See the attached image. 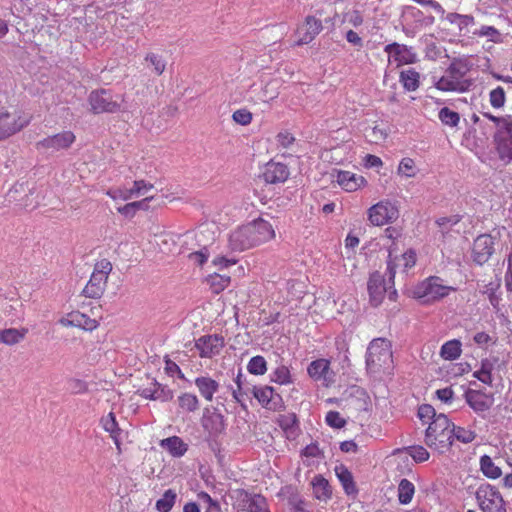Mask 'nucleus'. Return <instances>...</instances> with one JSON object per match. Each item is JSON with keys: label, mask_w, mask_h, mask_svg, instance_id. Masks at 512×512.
I'll return each instance as SVG.
<instances>
[{"label": "nucleus", "mask_w": 512, "mask_h": 512, "mask_svg": "<svg viewBox=\"0 0 512 512\" xmlns=\"http://www.w3.org/2000/svg\"><path fill=\"white\" fill-rule=\"evenodd\" d=\"M325 420L330 427L336 429L343 428L346 425V420L337 411H329L326 414Z\"/></svg>", "instance_id": "nucleus-55"}, {"label": "nucleus", "mask_w": 512, "mask_h": 512, "mask_svg": "<svg viewBox=\"0 0 512 512\" xmlns=\"http://www.w3.org/2000/svg\"><path fill=\"white\" fill-rule=\"evenodd\" d=\"M259 404L269 410H276L281 402V396L274 393V388L268 385L256 386L252 393Z\"/></svg>", "instance_id": "nucleus-16"}, {"label": "nucleus", "mask_w": 512, "mask_h": 512, "mask_svg": "<svg viewBox=\"0 0 512 512\" xmlns=\"http://www.w3.org/2000/svg\"><path fill=\"white\" fill-rule=\"evenodd\" d=\"M224 345V338L218 334L201 336L195 342L201 358H212L220 354Z\"/></svg>", "instance_id": "nucleus-12"}, {"label": "nucleus", "mask_w": 512, "mask_h": 512, "mask_svg": "<svg viewBox=\"0 0 512 512\" xmlns=\"http://www.w3.org/2000/svg\"><path fill=\"white\" fill-rule=\"evenodd\" d=\"M74 141L75 135L73 134V132L63 131L53 136L44 138L43 140L37 142L36 145L38 148L59 151L62 149H68Z\"/></svg>", "instance_id": "nucleus-14"}, {"label": "nucleus", "mask_w": 512, "mask_h": 512, "mask_svg": "<svg viewBox=\"0 0 512 512\" xmlns=\"http://www.w3.org/2000/svg\"><path fill=\"white\" fill-rule=\"evenodd\" d=\"M198 500L206 505V511L205 512H221V506L218 501L212 499V497L204 492L201 491L197 494Z\"/></svg>", "instance_id": "nucleus-51"}, {"label": "nucleus", "mask_w": 512, "mask_h": 512, "mask_svg": "<svg viewBox=\"0 0 512 512\" xmlns=\"http://www.w3.org/2000/svg\"><path fill=\"white\" fill-rule=\"evenodd\" d=\"M233 120L240 125H248L252 121V113L247 109H238L232 115Z\"/></svg>", "instance_id": "nucleus-59"}, {"label": "nucleus", "mask_w": 512, "mask_h": 512, "mask_svg": "<svg viewBox=\"0 0 512 512\" xmlns=\"http://www.w3.org/2000/svg\"><path fill=\"white\" fill-rule=\"evenodd\" d=\"M480 470L484 476L490 479H497L502 474L500 467L496 466L492 458L488 455L480 457Z\"/></svg>", "instance_id": "nucleus-40"}, {"label": "nucleus", "mask_w": 512, "mask_h": 512, "mask_svg": "<svg viewBox=\"0 0 512 512\" xmlns=\"http://www.w3.org/2000/svg\"><path fill=\"white\" fill-rule=\"evenodd\" d=\"M451 287L442 285L439 277H430L417 288V296L425 301H435L449 294Z\"/></svg>", "instance_id": "nucleus-10"}, {"label": "nucleus", "mask_w": 512, "mask_h": 512, "mask_svg": "<svg viewBox=\"0 0 512 512\" xmlns=\"http://www.w3.org/2000/svg\"><path fill=\"white\" fill-rule=\"evenodd\" d=\"M461 342L457 339L445 342L440 350V356L445 360H455L461 355Z\"/></svg>", "instance_id": "nucleus-38"}, {"label": "nucleus", "mask_w": 512, "mask_h": 512, "mask_svg": "<svg viewBox=\"0 0 512 512\" xmlns=\"http://www.w3.org/2000/svg\"><path fill=\"white\" fill-rule=\"evenodd\" d=\"M288 167L280 162L270 161L265 165L262 177L266 183H283L289 177Z\"/></svg>", "instance_id": "nucleus-17"}, {"label": "nucleus", "mask_w": 512, "mask_h": 512, "mask_svg": "<svg viewBox=\"0 0 512 512\" xmlns=\"http://www.w3.org/2000/svg\"><path fill=\"white\" fill-rule=\"evenodd\" d=\"M469 68L467 63L461 59H454L447 69V74L454 80L462 81L461 79L467 74Z\"/></svg>", "instance_id": "nucleus-43"}, {"label": "nucleus", "mask_w": 512, "mask_h": 512, "mask_svg": "<svg viewBox=\"0 0 512 512\" xmlns=\"http://www.w3.org/2000/svg\"><path fill=\"white\" fill-rule=\"evenodd\" d=\"M28 329L9 328L0 331V342L6 345H15L20 343L26 336Z\"/></svg>", "instance_id": "nucleus-37"}, {"label": "nucleus", "mask_w": 512, "mask_h": 512, "mask_svg": "<svg viewBox=\"0 0 512 512\" xmlns=\"http://www.w3.org/2000/svg\"><path fill=\"white\" fill-rule=\"evenodd\" d=\"M453 424L445 414H438L425 431V443L429 447L435 446L441 453L449 450L452 446L450 431Z\"/></svg>", "instance_id": "nucleus-2"}, {"label": "nucleus", "mask_w": 512, "mask_h": 512, "mask_svg": "<svg viewBox=\"0 0 512 512\" xmlns=\"http://www.w3.org/2000/svg\"><path fill=\"white\" fill-rule=\"evenodd\" d=\"M107 280V276L93 271L88 283L82 291L83 295L93 299L100 298L105 291Z\"/></svg>", "instance_id": "nucleus-20"}, {"label": "nucleus", "mask_w": 512, "mask_h": 512, "mask_svg": "<svg viewBox=\"0 0 512 512\" xmlns=\"http://www.w3.org/2000/svg\"><path fill=\"white\" fill-rule=\"evenodd\" d=\"M240 505L247 512H270L267 500L260 494L241 493Z\"/></svg>", "instance_id": "nucleus-19"}, {"label": "nucleus", "mask_w": 512, "mask_h": 512, "mask_svg": "<svg viewBox=\"0 0 512 512\" xmlns=\"http://www.w3.org/2000/svg\"><path fill=\"white\" fill-rule=\"evenodd\" d=\"M201 423L204 431L208 433L209 438H211L214 442H216V439L219 436L225 433L226 420L224 415L217 407H205L203 410Z\"/></svg>", "instance_id": "nucleus-7"}, {"label": "nucleus", "mask_w": 512, "mask_h": 512, "mask_svg": "<svg viewBox=\"0 0 512 512\" xmlns=\"http://www.w3.org/2000/svg\"><path fill=\"white\" fill-rule=\"evenodd\" d=\"M111 271H112V264L107 259H102L95 264L94 272L103 274V276L108 277Z\"/></svg>", "instance_id": "nucleus-63"}, {"label": "nucleus", "mask_w": 512, "mask_h": 512, "mask_svg": "<svg viewBox=\"0 0 512 512\" xmlns=\"http://www.w3.org/2000/svg\"><path fill=\"white\" fill-rule=\"evenodd\" d=\"M494 240L490 234H481L476 237L473 242L472 259L477 265L482 266L489 261L495 251Z\"/></svg>", "instance_id": "nucleus-8"}, {"label": "nucleus", "mask_w": 512, "mask_h": 512, "mask_svg": "<svg viewBox=\"0 0 512 512\" xmlns=\"http://www.w3.org/2000/svg\"><path fill=\"white\" fill-rule=\"evenodd\" d=\"M407 453L417 463L425 462L429 459V452L423 446H410L407 448Z\"/></svg>", "instance_id": "nucleus-53"}, {"label": "nucleus", "mask_w": 512, "mask_h": 512, "mask_svg": "<svg viewBox=\"0 0 512 512\" xmlns=\"http://www.w3.org/2000/svg\"><path fill=\"white\" fill-rule=\"evenodd\" d=\"M276 141L282 148H290L295 142V137L290 132L283 131L277 134Z\"/></svg>", "instance_id": "nucleus-61"}, {"label": "nucleus", "mask_w": 512, "mask_h": 512, "mask_svg": "<svg viewBox=\"0 0 512 512\" xmlns=\"http://www.w3.org/2000/svg\"><path fill=\"white\" fill-rule=\"evenodd\" d=\"M121 96H114L110 90L98 89L90 92L88 102L94 114L116 113L121 109Z\"/></svg>", "instance_id": "nucleus-5"}, {"label": "nucleus", "mask_w": 512, "mask_h": 512, "mask_svg": "<svg viewBox=\"0 0 512 512\" xmlns=\"http://www.w3.org/2000/svg\"><path fill=\"white\" fill-rule=\"evenodd\" d=\"M161 446L167 449L173 456H183L188 450L187 444L178 436L168 437L161 441Z\"/></svg>", "instance_id": "nucleus-35"}, {"label": "nucleus", "mask_w": 512, "mask_h": 512, "mask_svg": "<svg viewBox=\"0 0 512 512\" xmlns=\"http://www.w3.org/2000/svg\"><path fill=\"white\" fill-rule=\"evenodd\" d=\"M471 86V81L464 80L458 81L450 78L449 75L447 77H441L436 83L435 87L441 91H457V92H466Z\"/></svg>", "instance_id": "nucleus-30"}, {"label": "nucleus", "mask_w": 512, "mask_h": 512, "mask_svg": "<svg viewBox=\"0 0 512 512\" xmlns=\"http://www.w3.org/2000/svg\"><path fill=\"white\" fill-rule=\"evenodd\" d=\"M234 382L236 383L237 388L232 389V396L237 403L242 407H245V404L243 403V396L252 395L256 385L251 384L247 380V377L243 375L241 369L238 370Z\"/></svg>", "instance_id": "nucleus-21"}, {"label": "nucleus", "mask_w": 512, "mask_h": 512, "mask_svg": "<svg viewBox=\"0 0 512 512\" xmlns=\"http://www.w3.org/2000/svg\"><path fill=\"white\" fill-rule=\"evenodd\" d=\"M399 81L406 91H416L420 85V74L414 68L402 70Z\"/></svg>", "instance_id": "nucleus-33"}, {"label": "nucleus", "mask_w": 512, "mask_h": 512, "mask_svg": "<svg viewBox=\"0 0 512 512\" xmlns=\"http://www.w3.org/2000/svg\"><path fill=\"white\" fill-rule=\"evenodd\" d=\"M153 200V197H146L140 201H134V202H130V203H127L125 204L124 206H121V207H118L117 208V211L127 217V218H132L135 216V214L137 213V211L139 210H147L149 208V202Z\"/></svg>", "instance_id": "nucleus-36"}, {"label": "nucleus", "mask_w": 512, "mask_h": 512, "mask_svg": "<svg viewBox=\"0 0 512 512\" xmlns=\"http://www.w3.org/2000/svg\"><path fill=\"white\" fill-rule=\"evenodd\" d=\"M314 496L319 500H327L332 496V489L327 479L321 474L316 475L312 480Z\"/></svg>", "instance_id": "nucleus-32"}, {"label": "nucleus", "mask_w": 512, "mask_h": 512, "mask_svg": "<svg viewBox=\"0 0 512 512\" xmlns=\"http://www.w3.org/2000/svg\"><path fill=\"white\" fill-rule=\"evenodd\" d=\"M460 221V218L457 215L449 216V217H440L436 220V224L442 228V232H447L449 229L456 225Z\"/></svg>", "instance_id": "nucleus-60"}, {"label": "nucleus", "mask_w": 512, "mask_h": 512, "mask_svg": "<svg viewBox=\"0 0 512 512\" xmlns=\"http://www.w3.org/2000/svg\"><path fill=\"white\" fill-rule=\"evenodd\" d=\"M272 382L280 385H287L292 383V376L290 370L285 365L278 366L270 375Z\"/></svg>", "instance_id": "nucleus-47"}, {"label": "nucleus", "mask_w": 512, "mask_h": 512, "mask_svg": "<svg viewBox=\"0 0 512 512\" xmlns=\"http://www.w3.org/2000/svg\"><path fill=\"white\" fill-rule=\"evenodd\" d=\"M253 232H255V238L259 245L267 242L275 237V231L272 224L263 218H258L249 223Z\"/></svg>", "instance_id": "nucleus-24"}, {"label": "nucleus", "mask_w": 512, "mask_h": 512, "mask_svg": "<svg viewBox=\"0 0 512 512\" xmlns=\"http://www.w3.org/2000/svg\"><path fill=\"white\" fill-rule=\"evenodd\" d=\"M101 424H102L103 429L110 434L115 445L119 448L120 447L119 437L121 434V429L118 426L115 414L113 412L108 413L105 417H103L101 419Z\"/></svg>", "instance_id": "nucleus-34"}, {"label": "nucleus", "mask_w": 512, "mask_h": 512, "mask_svg": "<svg viewBox=\"0 0 512 512\" xmlns=\"http://www.w3.org/2000/svg\"><path fill=\"white\" fill-rule=\"evenodd\" d=\"M438 117L444 125L450 127H456L460 121L459 113L451 110L448 107L441 108Z\"/></svg>", "instance_id": "nucleus-49"}, {"label": "nucleus", "mask_w": 512, "mask_h": 512, "mask_svg": "<svg viewBox=\"0 0 512 512\" xmlns=\"http://www.w3.org/2000/svg\"><path fill=\"white\" fill-rule=\"evenodd\" d=\"M179 408L186 413H193L199 409V399L195 394L182 393L178 396Z\"/></svg>", "instance_id": "nucleus-39"}, {"label": "nucleus", "mask_w": 512, "mask_h": 512, "mask_svg": "<svg viewBox=\"0 0 512 512\" xmlns=\"http://www.w3.org/2000/svg\"><path fill=\"white\" fill-rule=\"evenodd\" d=\"M415 493L414 484L408 479H401L398 484V500L401 504H409Z\"/></svg>", "instance_id": "nucleus-41"}, {"label": "nucleus", "mask_w": 512, "mask_h": 512, "mask_svg": "<svg viewBox=\"0 0 512 512\" xmlns=\"http://www.w3.org/2000/svg\"><path fill=\"white\" fill-rule=\"evenodd\" d=\"M177 494L174 490L168 489L162 497L156 501V509L159 512H169L175 504Z\"/></svg>", "instance_id": "nucleus-45"}, {"label": "nucleus", "mask_w": 512, "mask_h": 512, "mask_svg": "<svg viewBox=\"0 0 512 512\" xmlns=\"http://www.w3.org/2000/svg\"><path fill=\"white\" fill-rule=\"evenodd\" d=\"M229 282V276H222L217 273H215L214 276H211V286L216 293L224 290L228 286Z\"/></svg>", "instance_id": "nucleus-58"}, {"label": "nucleus", "mask_w": 512, "mask_h": 512, "mask_svg": "<svg viewBox=\"0 0 512 512\" xmlns=\"http://www.w3.org/2000/svg\"><path fill=\"white\" fill-rule=\"evenodd\" d=\"M475 36L486 37L489 41L500 43L502 41L501 33L493 26L482 25L479 29L473 32Z\"/></svg>", "instance_id": "nucleus-48"}, {"label": "nucleus", "mask_w": 512, "mask_h": 512, "mask_svg": "<svg viewBox=\"0 0 512 512\" xmlns=\"http://www.w3.org/2000/svg\"><path fill=\"white\" fill-rule=\"evenodd\" d=\"M489 102L493 108L500 109L505 105L506 93L503 87L498 86L489 93Z\"/></svg>", "instance_id": "nucleus-50"}, {"label": "nucleus", "mask_w": 512, "mask_h": 512, "mask_svg": "<svg viewBox=\"0 0 512 512\" xmlns=\"http://www.w3.org/2000/svg\"><path fill=\"white\" fill-rule=\"evenodd\" d=\"M329 370L330 361L324 358L312 361L307 367V373L314 381H326Z\"/></svg>", "instance_id": "nucleus-29"}, {"label": "nucleus", "mask_w": 512, "mask_h": 512, "mask_svg": "<svg viewBox=\"0 0 512 512\" xmlns=\"http://www.w3.org/2000/svg\"><path fill=\"white\" fill-rule=\"evenodd\" d=\"M247 370L252 375H264L267 372V361L261 355L254 356L249 360Z\"/></svg>", "instance_id": "nucleus-46"}, {"label": "nucleus", "mask_w": 512, "mask_h": 512, "mask_svg": "<svg viewBox=\"0 0 512 512\" xmlns=\"http://www.w3.org/2000/svg\"><path fill=\"white\" fill-rule=\"evenodd\" d=\"M74 317L76 320H78L80 323L77 324L75 327L82 328L84 330H93L97 327V322L94 319H91L89 316L81 313V312H74Z\"/></svg>", "instance_id": "nucleus-54"}, {"label": "nucleus", "mask_w": 512, "mask_h": 512, "mask_svg": "<svg viewBox=\"0 0 512 512\" xmlns=\"http://www.w3.org/2000/svg\"><path fill=\"white\" fill-rule=\"evenodd\" d=\"M464 396L467 404L478 414L487 412L494 404L493 395L480 390L468 389Z\"/></svg>", "instance_id": "nucleus-13"}, {"label": "nucleus", "mask_w": 512, "mask_h": 512, "mask_svg": "<svg viewBox=\"0 0 512 512\" xmlns=\"http://www.w3.org/2000/svg\"><path fill=\"white\" fill-rule=\"evenodd\" d=\"M23 128V124L18 121L7 111H0V141L14 135Z\"/></svg>", "instance_id": "nucleus-22"}, {"label": "nucleus", "mask_w": 512, "mask_h": 512, "mask_svg": "<svg viewBox=\"0 0 512 512\" xmlns=\"http://www.w3.org/2000/svg\"><path fill=\"white\" fill-rule=\"evenodd\" d=\"M31 194V188L27 183H16L7 193L9 202H16L20 206H28L27 200Z\"/></svg>", "instance_id": "nucleus-31"}, {"label": "nucleus", "mask_w": 512, "mask_h": 512, "mask_svg": "<svg viewBox=\"0 0 512 512\" xmlns=\"http://www.w3.org/2000/svg\"><path fill=\"white\" fill-rule=\"evenodd\" d=\"M475 498L483 512H507L503 496L498 488L490 483H481L475 492Z\"/></svg>", "instance_id": "nucleus-3"}, {"label": "nucleus", "mask_w": 512, "mask_h": 512, "mask_svg": "<svg viewBox=\"0 0 512 512\" xmlns=\"http://www.w3.org/2000/svg\"><path fill=\"white\" fill-rule=\"evenodd\" d=\"M414 161L411 158H403L399 164L398 172L406 177L414 176Z\"/></svg>", "instance_id": "nucleus-62"}, {"label": "nucleus", "mask_w": 512, "mask_h": 512, "mask_svg": "<svg viewBox=\"0 0 512 512\" xmlns=\"http://www.w3.org/2000/svg\"><path fill=\"white\" fill-rule=\"evenodd\" d=\"M505 288L508 292H512V254L508 259V267L504 275Z\"/></svg>", "instance_id": "nucleus-64"}, {"label": "nucleus", "mask_w": 512, "mask_h": 512, "mask_svg": "<svg viewBox=\"0 0 512 512\" xmlns=\"http://www.w3.org/2000/svg\"><path fill=\"white\" fill-rule=\"evenodd\" d=\"M367 290L370 304L374 307H378L388 291V283L384 275L379 271L372 272L367 282Z\"/></svg>", "instance_id": "nucleus-11"}, {"label": "nucleus", "mask_w": 512, "mask_h": 512, "mask_svg": "<svg viewBox=\"0 0 512 512\" xmlns=\"http://www.w3.org/2000/svg\"><path fill=\"white\" fill-rule=\"evenodd\" d=\"M323 26L321 20L314 16H307L305 22L298 29L300 38L298 44H308L315 39V37L322 31Z\"/></svg>", "instance_id": "nucleus-18"}, {"label": "nucleus", "mask_w": 512, "mask_h": 512, "mask_svg": "<svg viewBox=\"0 0 512 512\" xmlns=\"http://www.w3.org/2000/svg\"><path fill=\"white\" fill-rule=\"evenodd\" d=\"M398 217V207L389 200H382L368 209V219L374 226H383L388 223H393Z\"/></svg>", "instance_id": "nucleus-6"}, {"label": "nucleus", "mask_w": 512, "mask_h": 512, "mask_svg": "<svg viewBox=\"0 0 512 512\" xmlns=\"http://www.w3.org/2000/svg\"><path fill=\"white\" fill-rule=\"evenodd\" d=\"M145 60L149 62L151 66H153L157 75H161L164 72L166 68V61L162 56L155 53H149L146 55Z\"/></svg>", "instance_id": "nucleus-52"}, {"label": "nucleus", "mask_w": 512, "mask_h": 512, "mask_svg": "<svg viewBox=\"0 0 512 512\" xmlns=\"http://www.w3.org/2000/svg\"><path fill=\"white\" fill-rule=\"evenodd\" d=\"M278 425L284 431L287 439L294 440L299 435V421L294 413L280 415Z\"/></svg>", "instance_id": "nucleus-27"}, {"label": "nucleus", "mask_w": 512, "mask_h": 512, "mask_svg": "<svg viewBox=\"0 0 512 512\" xmlns=\"http://www.w3.org/2000/svg\"><path fill=\"white\" fill-rule=\"evenodd\" d=\"M153 188V184L146 182L145 180H136L133 183V187L130 189V192L133 197H138L141 195H145L149 190Z\"/></svg>", "instance_id": "nucleus-56"}, {"label": "nucleus", "mask_w": 512, "mask_h": 512, "mask_svg": "<svg viewBox=\"0 0 512 512\" xmlns=\"http://www.w3.org/2000/svg\"><path fill=\"white\" fill-rule=\"evenodd\" d=\"M336 178L337 183L348 192L356 191L367 183L363 176L350 171H338Z\"/></svg>", "instance_id": "nucleus-23"}, {"label": "nucleus", "mask_w": 512, "mask_h": 512, "mask_svg": "<svg viewBox=\"0 0 512 512\" xmlns=\"http://www.w3.org/2000/svg\"><path fill=\"white\" fill-rule=\"evenodd\" d=\"M153 386V388L142 389L140 395L146 399L160 400L162 402H167L173 399L174 393L167 386L162 385L157 381H154Z\"/></svg>", "instance_id": "nucleus-25"}, {"label": "nucleus", "mask_w": 512, "mask_h": 512, "mask_svg": "<svg viewBox=\"0 0 512 512\" xmlns=\"http://www.w3.org/2000/svg\"><path fill=\"white\" fill-rule=\"evenodd\" d=\"M501 286V279H497L496 282H490L485 286V289L483 290V294L487 296L490 304L495 308L498 309L500 301H501V295L498 293V290Z\"/></svg>", "instance_id": "nucleus-44"}, {"label": "nucleus", "mask_w": 512, "mask_h": 512, "mask_svg": "<svg viewBox=\"0 0 512 512\" xmlns=\"http://www.w3.org/2000/svg\"><path fill=\"white\" fill-rule=\"evenodd\" d=\"M384 51L399 64H412L417 61V55L412 47L404 44L390 43L384 47Z\"/></svg>", "instance_id": "nucleus-15"}, {"label": "nucleus", "mask_w": 512, "mask_h": 512, "mask_svg": "<svg viewBox=\"0 0 512 512\" xmlns=\"http://www.w3.org/2000/svg\"><path fill=\"white\" fill-rule=\"evenodd\" d=\"M365 363L367 372L370 374L389 371L393 364L391 342L386 338L373 339L367 347Z\"/></svg>", "instance_id": "nucleus-1"}, {"label": "nucleus", "mask_w": 512, "mask_h": 512, "mask_svg": "<svg viewBox=\"0 0 512 512\" xmlns=\"http://www.w3.org/2000/svg\"><path fill=\"white\" fill-rule=\"evenodd\" d=\"M195 385L201 396L207 401H212L214 394L219 389V383L208 376L197 377L195 379Z\"/></svg>", "instance_id": "nucleus-28"}, {"label": "nucleus", "mask_w": 512, "mask_h": 512, "mask_svg": "<svg viewBox=\"0 0 512 512\" xmlns=\"http://www.w3.org/2000/svg\"><path fill=\"white\" fill-rule=\"evenodd\" d=\"M493 141L501 160L512 162V115L495 127Z\"/></svg>", "instance_id": "nucleus-4"}, {"label": "nucleus", "mask_w": 512, "mask_h": 512, "mask_svg": "<svg viewBox=\"0 0 512 512\" xmlns=\"http://www.w3.org/2000/svg\"><path fill=\"white\" fill-rule=\"evenodd\" d=\"M437 415L435 408L430 404H422L418 408V417L423 422L433 421Z\"/></svg>", "instance_id": "nucleus-57"}, {"label": "nucleus", "mask_w": 512, "mask_h": 512, "mask_svg": "<svg viewBox=\"0 0 512 512\" xmlns=\"http://www.w3.org/2000/svg\"><path fill=\"white\" fill-rule=\"evenodd\" d=\"M476 433L472 430H468L464 427L456 426L453 424V427L450 431V440L453 443L454 439L460 441L461 443L468 444L475 440Z\"/></svg>", "instance_id": "nucleus-42"}, {"label": "nucleus", "mask_w": 512, "mask_h": 512, "mask_svg": "<svg viewBox=\"0 0 512 512\" xmlns=\"http://www.w3.org/2000/svg\"><path fill=\"white\" fill-rule=\"evenodd\" d=\"M229 245L234 251H244L259 245V243L255 238V232L252 231L248 223L230 234Z\"/></svg>", "instance_id": "nucleus-9"}, {"label": "nucleus", "mask_w": 512, "mask_h": 512, "mask_svg": "<svg viewBox=\"0 0 512 512\" xmlns=\"http://www.w3.org/2000/svg\"><path fill=\"white\" fill-rule=\"evenodd\" d=\"M334 471L346 495L350 496L358 493L353 475L345 465H337Z\"/></svg>", "instance_id": "nucleus-26"}]
</instances>
